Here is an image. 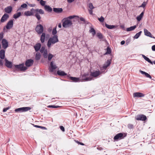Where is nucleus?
Wrapping results in <instances>:
<instances>
[{
    "instance_id": "nucleus-1",
    "label": "nucleus",
    "mask_w": 155,
    "mask_h": 155,
    "mask_svg": "<svg viewBox=\"0 0 155 155\" xmlns=\"http://www.w3.org/2000/svg\"><path fill=\"white\" fill-rule=\"evenodd\" d=\"M58 41L57 35H54L53 37L50 38L48 40L47 46L48 48L51 47V44H54Z\"/></svg>"
},
{
    "instance_id": "nucleus-2",
    "label": "nucleus",
    "mask_w": 155,
    "mask_h": 155,
    "mask_svg": "<svg viewBox=\"0 0 155 155\" xmlns=\"http://www.w3.org/2000/svg\"><path fill=\"white\" fill-rule=\"evenodd\" d=\"M34 11L36 12L35 14V17L37 18L38 20H40L41 18L39 14L42 15L44 14V11L41 9L37 8L34 10Z\"/></svg>"
},
{
    "instance_id": "nucleus-3",
    "label": "nucleus",
    "mask_w": 155,
    "mask_h": 155,
    "mask_svg": "<svg viewBox=\"0 0 155 155\" xmlns=\"http://www.w3.org/2000/svg\"><path fill=\"white\" fill-rule=\"evenodd\" d=\"M89 74L88 73H85L82 75L80 77V81H90L92 80V78L91 77H88Z\"/></svg>"
},
{
    "instance_id": "nucleus-4",
    "label": "nucleus",
    "mask_w": 155,
    "mask_h": 155,
    "mask_svg": "<svg viewBox=\"0 0 155 155\" xmlns=\"http://www.w3.org/2000/svg\"><path fill=\"white\" fill-rule=\"evenodd\" d=\"M72 24L71 21L68 18H66L63 22L62 26L64 28H67L71 26Z\"/></svg>"
},
{
    "instance_id": "nucleus-5",
    "label": "nucleus",
    "mask_w": 155,
    "mask_h": 155,
    "mask_svg": "<svg viewBox=\"0 0 155 155\" xmlns=\"http://www.w3.org/2000/svg\"><path fill=\"white\" fill-rule=\"evenodd\" d=\"M31 109L29 107H22L17 108L15 110L16 112H21L27 111Z\"/></svg>"
},
{
    "instance_id": "nucleus-6",
    "label": "nucleus",
    "mask_w": 155,
    "mask_h": 155,
    "mask_svg": "<svg viewBox=\"0 0 155 155\" xmlns=\"http://www.w3.org/2000/svg\"><path fill=\"white\" fill-rule=\"evenodd\" d=\"M35 30L38 34H40L43 33L44 30L43 27L42 25L39 24L37 25Z\"/></svg>"
},
{
    "instance_id": "nucleus-7",
    "label": "nucleus",
    "mask_w": 155,
    "mask_h": 155,
    "mask_svg": "<svg viewBox=\"0 0 155 155\" xmlns=\"http://www.w3.org/2000/svg\"><path fill=\"white\" fill-rule=\"evenodd\" d=\"M101 74V72L99 71H96L93 72H91L90 74L91 77L93 78H97Z\"/></svg>"
},
{
    "instance_id": "nucleus-8",
    "label": "nucleus",
    "mask_w": 155,
    "mask_h": 155,
    "mask_svg": "<svg viewBox=\"0 0 155 155\" xmlns=\"http://www.w3.org/2000/svg\"><path fill=\"white\" fill-rule=\"evenodd\" d=\"M24 64L22 63L19 65H15V66L16 68L19 69L20 71H24L26 70L27 68L26 67L24 66Z\"/></svg>"
},
{
    "instance_id": "nucleus-9",
    "label": "nucleus",
    "mask_w": 155,
    "mask_h": 155,
    "mask_svg": "<svg viewBox=\"0 0 155 155\" xmlns=\"http://www.w3.org/2000/svg\"><path fill=\"white\" fill-rule=\"evenodd\" d=\"M57 67L53 61L51 62L50 66L49 68V71L50 72H52L54 70L56 69Z\"/></svg>"
},
{
    "instance_id": "nucleus-10",
    "label": "nucleus",
    "mask_w": 155,
    "mask_h": 155,
    "mask_svg": "<svg viewBox=\"0 0 155 155\" xmlns=\"http://www.w3.org/2000/svg\"><path fill=\"white\" fill-rule=\"evenodd\" d=\"M135 118L137 120H140L142 121H145L147 119L146 116L143 114L137 115L136 117Z\"/></svg>"
},
{
    "instance_id": "nucleus-11",
    "label": "nucleus",
    "mask_w": 155,
    "mask_h": 155,
    "mask_svg": "<svg viewBox=\"0 0 155 155\" xmlns=\"http://www.w3.org/2000/svg\"><path fill=\"white\" fill-rule=\"evenodd\" d=\"M2 47L4 49H6L8 46V42L4 38L2 39Z\"/></svg>"
},
{
    "instance_id": "nucleus-12",
    "label": "nucleus",
    "mask_w": 155,
    "mask_h": 155,
    "mask_svg": "<svg viewBox=\"0 0 155 155\" xmlns=\"http://www.w3.org/2000/svg\"><path fill=\"white\" fill-rule=\"evenodd\" d=\"M13 21L12 20H11L8 22L6 26V28L7 29H9L13 27Z\"/></svg>"
},
{
    "instance_id": "nucleus-13",
    "label": "nucleus",
    "mask_w": 155,
    "mask_h": 155,
    "mask_svg": "<svg viewBox=\"0 0 155 155\" xmlns=\"http://www.w3.org/2000/svg\"><path fill=\"white\" fill-rule=\"evenodd\" d=\"M33 63L34 61L33 60L31 59H28L26 60L25 63V65L26 67H29L31 66Z\"/></svg>"
},
{
    "instance_id": "nucleus-14",
    "label": "nucleus",
    "mask_w": 155,
    "mask_h": 155,
    "mask_svg": "<svg viewBox=\"0 0 155 155\" xmlns=\"http://www.w3.org/2000/svg\"><path fill=\"white\" fill-rule=\"evenodd\" d=\"M5 65L8 68H11L12 67V63L10 61H9L6 58L5 59Z\"/></svg>"
},
{
    "instance_id": "nucleus-15",
    "label": "nucleus",
    "mask_w": 155,
    "mask_h": 155,
    "mask_svg": "<svg viewBox=\"0 0 155 155\" xmlns=\"http://www.w3.org/2000/svg\"><path fill=\"white\" fill-rule=\"evenodd\" d=\"M9 17V15L8 14L6 13L5 14L1 19V22L2 23L5 22L7 20Z\"/></svg>"
},
{
    "instance_id": "nucleus-16",
    "label": "nucleus",
    "mask_w": 155,
    "mask_h": 155,
    "mask_svg": "<svg viewBox=\"0 0 155 155\" xmlns=\"http://www.w3.org/2000/svg\"><path fill=\"white\" fill-rule=\"evenodd\" d=\"M123 136V134L122 133H119L114 136V140H117L118 139H121L122 138H123L124 137Z\"/></svg>"
},
{
    "instance_id": "nucleus-17",
    "label": "nucleus",
    "mask_w": 155,
    "mask_h": 155,
    "mask_svg": "<svg viewBox=\"0 0 155 155\" xmlns=\"http://www.w3.org/2000/svg\"><path fill=\"white\" fill-rule=\"evenodd\" d=\"M144 96V94L140 92H136L133 94V97H143Z\"/></svg>"
},
{
    "instance_id": "nucleus-18",
    "label": "nucleus",
    "mask_w": 155,
    "mask_h": 155,
    "mask_svg": "<svg viewBox=\"0 0 155 155\" xmlns=\"http://www.w3.org/2000/svg\"><path fill=\"white\" fill-rule=\"evenodd\" d=\"M111 63V61L107 60V62L103 65L102 68L104 70L106 69L109 66Z\"/></svg>"
},
{
    "instance_id": "nucleus-19",
    "label": "nucleus",
    "mask_w": 155,
    "mask_h": 155,
    "mask_svg": "<svg viewBox=\"0 0 155 155\" xmlns=\"http://www.w3.org/2000/svg\"><path fill=\"white\" fill-rule=\"evenodd\" d=\"M41 44L38 43L36 44L34 46V48L36 51L37 52L40 50L41 48Z\"/></svg>"
},
{
    "instance_id": "nucleus-20",
    "label": "nucleus",
    "mask_w": 155,
    "mask_h": 155,
    "mask_svg": "<svg viewBox=\"0 0 155 155\" xmlns=\"http://www.w3.org/2000/svg\"><path fill=\"white\" fill-rule=\"evenodd\" d=\"M139 71L142 74L144 75L147 78L151 79L152 77L148 73L141 70H140Z\"/></svg>"
},
{
    "instance_id": "nucleus-21",
    "label": "nucleus",
    "mask_w": 155,
    "mask_h": 155,
    "mask_svg": "<svg viewBox=\"0 0 155 155\" xmlns=\"http://www.w3.org/2000/svg\"><path fill=\"white\" fill-rule=\"evenodd\" d=\"M144 32L145 35L151 38H153L151 33L147 29H144Z\"/></svg>"
},
{
    "instance_id": "nucleus-22",
    "label": "nucleus",
    "mask_w": 155,
    "mask_h": 155,
    "mask_svg": "<svg viewBox=\"0 0 155 155\" xmlns=\"http://www.w3.org/2000/svg\"><path fill=\"white\" fill-rule=\"evenodd\" d=\"M5 57V51L2 49L0 51V58L2 59H4Z\"/></svg>"
},
{
    "instance_id": "nucleus-23",
    "label": "nucleus",
    "mask_w": 155,
    "mask_h": 155,
    "mask_svg": "<svg viewBox=\"0 0 155 155\" xmlns=\"http://www.w3.org/2000/svg\"><path fill=\"white\" fill-rule=\"evenodd\" d=\"M57 74L58 75L61 76H64L67 75V74L65 73L64 71L61 70L58 71Z\"/></svg>"
},
{
    "instance_id": "nucleus-24",
    "label": "nucleus",
    "mask_w": 155,
    "mask_h": 155,
    "mask_svg": "<svg viewBox=\"0 0 155 155\" xmlns=\"http://www.w3.org/2000/svg\"><path fill=\"white\" fill-rule=\"evenodd\" d=\"M24 14L25 15L28 16L33 15L34 14V13L32 12L27 11L25 12Z\"/></svg>"
},
{
    "instance_id": "nucleus-25",
    "label": "nucleus",
    "mask_w": 155,
    "mask_h": 155,
    "mask_svg": "<svg viewBox=\"0 0 155 155\" xmlns=\"http://www.w3.org/2000/svg\"><path fill=\"white\" fill-rule=\"evenodd\" d=\"M70 78L71 80L74 82H78L80 81V78H78L70 77Z\"/></svg>"
},
{
    "instance_id": "nucleus-26",
    "label": "nucleus",
    "mask_w": 155,
    "mask_h": 155,
    "mask_svg": "<svg viewBox=\"0 0 155 155\" xmlns=\"http://www.w3.org/2000/svg\"><path fill=\"white\" fill-rule=\"evenodd\" d=\"M5 12L7 13H10L12 11V8L11 6H8L5 9Z\"/></svg>"
},
{
    "instance_id": "nucleus-27",
    "label": "nucleus",
    "mask_w": 155,
    "mask_h": 155,
    "mask_svg": "<svg viewBox=\"0 0 155 155\" xmlns=\"http://www.w3.org/2000/svg\"><path fill=\"white\" fill-rule=\"evenodd\" d=\"M42 35H41L40 38V41L41 43H44L45 41V33H41Z\"/></svg>"
},
{
    "instance_id": "nucleus-28",
    "label": "nucleus",
    "mask_w": 155,
    "mask_h": 155,
    "mask_svg": "<svg viewBox=\"0 0 155 155\" xmlns=\"http://www.w3.org/2000/svg\"><path fill=\"white\" fill-rule=\"evenodd\" d=\"M44 8L46 11L49 12H51L52 11V8L48 5H45L44 6Z\"/></svg>"
},
{
    "instance_id": "nucleus-29",
    "label": "nucleus",
    "mask_w": 155,
    "mask_h": 155,
    "mask_svg": "<svg viewBox=\"0 0 155 155\" xmlns=\"http://www.w3.org/2000/svg\"><path fill=\"white\" fill-rule=\"evenodd\" d=\"M53 11L56 13H60L62 11V9L61 8H53Z\"/></svg>"
},
{
    "instance_id": "nucleus-30",
    "label": "nucleus",
    "mask_w": 155,
    "mask_h": 155,
    "mask_svg": "<svg viewBox=\"0 0 155 155\" xmlns=\"http://www.w3.org/2000/svg\"><path fill=\"white\" fill-rule=\"evenodd\" d=\"M137 26L136 25H134L132 26H131L130 28H127L126 30L127 31H130L134 30L136 28Z\"/></svg>"
},
{
    "instance_id": "nucleus-31",
    "label": "nucleus",
    "mask_w": 155,
    "mask_h": 155,
    "mask_svg": "<svg viewBox=\"0 0 155 155\" xmlns=\"http://www.w3.org/2000/svg\"><path fill=\"white\" fill-rule=\"evenodd\" d=\"M143 12H142L139 15L137 16V19L138 21H140L141 20L143 16Z\"/></svg>"
},
{
    "instance_id": "nucleus-32",
    "label": "nucleus",
    "mask_w": 155,
    "mask_h": 155,
    "mask_svg": "<svg viewBox=\"0 0 155 155\" xmlns=\"http://www.w3.org/2000/svg\"><path fill=\"white\" fill-rule=\"evenodd\" d=\"M142 57L146 61H147V62L150 63L152 64H153V62H152L148 58L146 57L144 55H142Z\"/></svg>"
},
{
    "instance_id": "nucleus-33",
    "label": "nucleus",
    "mask_w": 155,
    "mask_h": 155,
    "mask_svg": "<svg viewBox=\"0 0 155 155\" xmlns=\"http://www.w3.org/2000/svg\"><path fill=\"white\" fill-rule=\"evenodd\" d=\"M21 14V12H18L17 13L13 15V18L15 19H16L19 17Z\"/></svg>"
},
{
    "instance_id": "nucleus-34",
    "label": "nucleus",
    "mask_w": 155,
    "mask_h": 155,
    "mask_svg": "<svg viewBox=\"0 0 155 155\" xmlns=\"http://www.w3.org/2000/svg\"><path fill=\"white\" fill-rule=\"evenodd\" d=\"M41 57V55L39 53H37L35 55V60H40Z\"/></svg>"
},
{
    "instance_id": "nucleus-35",
    "label": "nucleus",
    "mask_w": 155,
    "mask_h": 155,
    "mask_svg": "<svg viewBox=\"0 0 155 155\" xmlns=\"http://www.w3.org/2000/svg\"><path fill=\"white\" fill-rule=\"evenodd\" d=\"M105 26L108 28L112 29L115 28V26L113 25H109L106 23L105 24Z\"/></svg>"
},
{
    "instance_id": "nucleus-36",
    "label": "nucleus",
    "mask_w": 155,
    "mask_h": 155,
    "mask_svg": "<svg viewBox=\"0 0 155 155\" xmlns=\"http://www.w3.org/2000/svg\"><path fill=\"white\" fill-rule=\"evenodd\" d=\"M90 32L93 35H94L96 34V32L95 30L93 28L91 27L90 30Z\"/></svg>"
},
{
    "instance_id": "nucleus-37",
    "label": "nucleus",
    "mask_w": 155,
    "mask_h": 155,
    "mask_svg": "<svg viewBox=\"0 0 155 155\" xmlns=\"http://www.w3.org/2000/svg\"><path fill=\"white\" fill-rule=\"evenodd\" d=\"M43 57L45 58H47L48 57V50L46 49L43 52Z\"/></svg>"
},
{
    "instance_id": "nucleus-38",
    "label": "nucleus",
    "mask_w": 155,
    "mask_h": 155,
    "mask_svg": "<svg viewBox=\"0 0 155 155\" xmlns=\"http://www.w3.org/2000/svg\"><path fill=\"white\" fill-rule=\"evenodd\" d=\"M141 33H142V31H140L138 33H137L134 36V38L136 39L138 38V37L140 36V35Z\"/></svg>"
},
{
    "instance_id": "nucleus-39",
    "label": "nucleus",
    "mask_w": 155,
    "mask_h": 155,
    "mask_svg": "<svg viewBox=\"0 0 155 155\" xmlns=\"http://www.w3.org/2000/svg\"><path fill=\"white\" fill-rule=\"evenodd\" d=\"M97 36L99 39H102L103 38L102 35L101 33H98L97 34Z\"/></svg>"
},
{
    "instance_id": "nucleus-40",
    "label": "nucleus",
    "mask_w": 155,
    "mask_h": 155,
    "mask_svg": "<svg viewBox=\"0 0 155 155\" xmlns=\"http://www.w3.org/2000/svg\"><path fill=\"white\" fill-rule=\"evenodd\" d=\"M54 57V55L51 54L49 53L48 54V59L49 61H50L52 58Z\"/></svg>"
},
{
    "instance_id": "nucleus-41",
    "label": "nucleus",
    "mask_w": 155,
    "mask_h": 155,
    "mask_svg": "<svg viewBox=\"0 0 155 155\" xmlns=\"http://www.w3.org/2000/svg\"><path fill=\"white\" fill-rule=\"evenodd\" d=\"M40 3L41 5L43 6H45V4L46 3V2L45 1H44L43 0H40Z\"/></svg>"
},
{
    "instance_id": "nucleus-42",
    "label": "nucleus",
    "mask_w": 155,
    "mask_h": 155,
    "mask_svg": "<svg viewBox=\"0 0 155 155\" xmlns=\"http://www.w3.org/2000/svg\"><path fill=\"white\" fill-rule=\"evenodd\" d=\"M56 27L54 28L53 29L52 33L53 35H55L57 33V31H56Z\"/></svg>"
},
{
    "instance_id": "nucleus-43",
    "label": "nucleus",
    "mask_w": 155,
    "mask_h": 155,
    "mask_svg": "<svg viewBox=\"0 0 155 155\" xmlns=\"http://www.w3.org/2000/svg\"><path fill=\"white\" fill-rule=\"evenodd\" d=\"M111 53V50L109 48L107 47V52L104 54H110Z\"/></svg>"
},
{
    "instance_id": "nucleus-44",
    "label": "nucleus",
    "mask_w": 155,
    "mask_h": 155,
    "mask_svg": "<svg viewBox=\"0 0 155 155\" xmlns=\"http://www.w3.org/2000/svg\"><path fill=\"white\" fill-rule=\"evenodd\" d=\"M98 20L101 22H103L104 20L103 17L101 16L100 18H98Z\"/></svg>"
},
{
    "instance_id": "nucleus-45",
    "label": "nucleus",
    "mask_w": 155,
    "mask_h": 155,
    "mask_svg": "<svg viewBox=\"0 0 155 155\" xmlns=\"http://www.w3.org/2000/svg\"><path fill=\"white\" fill-rule=\"evenodd\" d=\"M45 47L42 46L40 50V51L41 53H43L45 51Z\"/></svg>"
},
{
    "instance_id": "nucleus-46",
    "label": "nucleus",
    "mask_w": 155,
    "mask_h": 155,
    "mask_svg": "<svg viewBox=\"0 0 155 155\" xmlns=\"http://www.w3.org/2000/svg\"><path fill=\"white\" fill-rule=\"evenodd\" d=\"M89 7L91 10L93 9L94 8L92 3H91L89 4Z\"/></svg>"
},
{
    "instance_id": "nucleus-47",
    "label": "nucleus",
    "mask_w": 155,
    "mask_h": 155,
    "mask_svg": "<svg viewBox=\"0 0 155 155\" xmlns=\"http://www.w3.org/2000/svg\"><path fill=\"white\" fill-rule=\"evenodd\" d=\"M59 106H56L54 105H49L48 106V107L53 108H57L59 107Z\"/></svg>"
},
{
    "instance_id": "nucleus-48",
    "label": "nucleus",
    "mask_w": 155,
    "mask_h": 155,
    "mask_svg": "<svg viewBox=\"0 0 155 155\" xmlns=\"http://www.w3.org/2000/svg\"><path fill=\"white\" fill-rule=\"evenodd\" d=\"M4 33L3 32L0 33V40H2L3 38Z\"/></svg>"
},
{
    "instance_id": "nucleus-49",
    "label": "nucleus",
    "mask_w": 155,
    "mask_h": 155,
    "mask_svg": "<svg viewBox=\"0 0 155 155\" xmlns=\"http://www.w3.org/2000/svg\"><path fill=\"white\" fill-rule=\"evenodd\" d=\"M27 4L25 3H24L21 5V7L23 8H26L27 7Z\"/></svg>"
},
{
    "instance_id": "nucleus-50",
    "label": "nucleus",
    "mask_w": 155,
    "mask_h": 155,
    "mask_svg": "<svg viewBox=\"0 0 155 155\" xmlns=\"http://www.w3.org/2000/svg\"><path fill=\"white\" fill-rule=\"evenodd\" d=\"M10 108V107H8L6 108H5L3 109V112H6Z\"/></svg>"
},
{
    "instance_id": "nucleus-51",
    "label": "nucleus",
    "mask_w": 155,
    "mask_h": 155,
    "mask_svg": "<svg viewBox=\"0 0 155 155\" xmlns=\"http://www.w3.org/2000/svg\"><path fill=\"white\" fill-rule=\"evenodd\" d=\"M80 19L81 21H83L84 23H86V20L83 18L81 17L80 18Z\"/></svg>"
},
{
    "instance_id": "nucleus-52",
    "label": "nucleus",
    "mask_w": 155,
    "mask_h": 155,
    "mask_svg": "<svg viewBox=\"0 0 155 155\" xmlns=\"http://www.w3.org/2000/svg\"><path fill=\"white\" fill-rule=\"evenodd\" d=\"M146 5V3L145 2H143L142 4L141 5L140 7H144Z\"/></svg>"
},
{
    "instance_id": "nucleus-53",
    "label": "nucleus",
    "mask_w": 155,
    "mask_h": 155,
    "mask_svg": "<svg viewBox=\"0 0 155 155\" xmlns=\"http://www.w3.org/2000/svg\"><path fill=\"white\" fill-rule=\"evenodd\" d=\"M26 3H27V4L30 7H34L35 6V4H29L28 3V2H26Z\"/></svg>"
},
{
    "instance_id": "nucleus-54",
    "label": "nucleus",
    "mask_w": 155,
    "mask_h": 155,
    "mask_svg": "<svg viewBox=\"0 0 155 155\" xmlns=\"http://www.w3.org/2000/svg\"><path fill=\"white\" fill-rule=\"evenodd\" d=\"M75 17V16L74 15L71 16H69L67 18L70 20L74 18Z\"/></svg>"
},
{
    "instance_id": "nucleus-55",
    "label": "nucleus",
    "mask_w": 155,
    "mask_h": 155,
    "mask_svg": "<svg viewBox=\"0 0 155 155\" xmlns=\"http://www.w3.org/2000/svg\"><path fill=\"white\" fill-rule=\"evenodd\" d=\"M60 128L62 131L63 132L64 131V128L63 126H60Z\"/></svg>"
},
{
    "instance_id": "nucleus-56",
    "label": "nucleus",
    "mask_w": 155,
    "mask_h": 155,
    "mask_svg": "<svg viewBox=\"0 0 155 155\" xmlns=\"http://www.w3.org/2000/svg\"><path fill=\"white\" fill-rule=\"evenodd\" d=\"M128 127L129 128L132 129L133 128V125L132 124H129L128 125Z\"/></svg>"
},
{
    "instance_id": "nucleus-57",
    "label": "nucleus",
    "mask_w": 155,
    "mask_h": 155,
    "mask_svg": "<svg viewBox=\"0 0 155 155\" xmlns=\"http://www.w3.org/2000/svg\"><path fill=\"white\" fill-rule=\"evenodd\" d=\"M152 50L153 51H155V45H153L152 47Z\"/></svg>"
},
{
    "instance_id": "nucleus-58",
    "label": "nucleus",
    "mask_w": 155,
    "mask_h": 155,
    "mask_svg": "<svg viewBox=\"0 0 155 155\" xmlns=\"http://www.w3.org/2000/svg\"><path fill=\"white\" fill-rule=\"evenodd\" d=\"M0 64L1 65H3V62L2 60H0Z\"/></svg>"
},
{
    "instance_id": "nucleus-59",
    "label": "nucleus",
    "mask_w": 155,
    "mask_h": 155,
    "mask_svg": "<svg viewBox=\"0 0 155 155\" xmlns=\"http://www.w3.org/2000/svg\"><path fill=\"white\" fill-rule=\"evenodd\" d=\"M74 0H67V1L69 3H71L74 1Z\"/></svg>"
},
{
    "instance_id": "nucleus-60",
    "label": "nucleus",
    "mask_w": 155,
    "mask_h": 155,
    "mask_svg": "<svg viewBox=\"0 0 155 155\" xmlns=\"http://www.w3.org/2000/svg\"><path fill=\"white\" fill-rule=\"evenodd\" d=\"M125 41L123 40V41H122L121 42L120 44L121 45H123L125 44Z\"/></svg>"
},
{
    "instance_id": "nucleus-61",
    "label": "nucleus",
    "mask_w": 155,
    "mask_h": 155,
    "mask_svg": "<svg viewBox=\"0 0 155 155\" xmlns=\"http://www.w3.org/2000/svg\"><path fill=\"white\" fill-rule=\"evenodd\" d=\"M89 13L91 14V15H92V12H92V10H89Z\"/></svg>"
},
{
    "instance_id": "nucleus-62",
    "label": "nucleus",
    "mask_w": 155,
    "mask_h": 155,
    "mask_svg": "<svg viewBox=\"0 0 155 155\" xmlns=\"http://www.w3.org/2000/svg\"><path fill=\"white\" fill-rule=\"evenodd\" d=\"M76 142L77 143H79L81 145H84V144L83 143H81V142H78V141H76Z\"/></svg>"
},
{
    "instance_id": "nucleus-63",
    "label": "nucleus",
    "mask_w": 155,
    "mask_h": 155,
    "mask_svg": "<svg viewBox=\"0 0 155 155\" xmlns=\"http://www.w3.org/2000/svg\"><path fill=\"white\" fill-rule=\"evenodd\" d=\"M35 127H37V128H41V126H39L38 125H35Z\"/></svg>"
},
{
    "instance_id": "nucleus-64",
    "label": "nucleus",
    "mask_w": 155,
    "mask_h": 155,
    "mask_svg": "<svg viewBox=\"0 0 155 155\" xmlns=\"http://www.w3.org/2000/svg\"><path fill=\"white\" fill-rule=\"evenodd\" d=\"M58 26L59 28H61V23L59 24Z\"/></svg>"
}]
</instances>
